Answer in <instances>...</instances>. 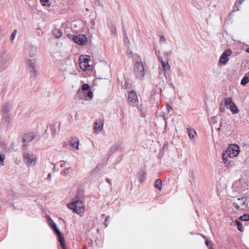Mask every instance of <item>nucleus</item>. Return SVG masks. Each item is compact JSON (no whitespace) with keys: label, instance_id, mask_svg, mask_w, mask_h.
Instances as JSON below:
<instances>
[{"label":"nucleus","instance_id":"1","mask_svg":"<svg viewBox=\"0 0 249 249\" xmlns=\"http://www.w3.org/2000/svg\"><path fill=\"white\" fill-rule=\"evenodd\" d=\"M68 208L72 210L73 212L79 214L82 216L81 214L83 213L85 211V205L81 200H75L74 202L69 203L68 205Z\"/></svg>","mask_w":249,"mask_h":249},{"label":"nucleus","instance_id":"2","mask_svg":"<svg viewBox=\"0 0 249 249\" xmlns=\"http://www.w3.org/2000/svg\"><path fill=\"white\" fill-rule=\"evenodd\" d=\"M36 160V156L32 153L25 152L23 154V160L27 166H34Z\"/></svg>","mask_w":249,"mask_h":249},{"label":"nucleus","instance_id":"3","mask_svg":"<svg viewBox=\"0 0 249 249\" xmlns=\"http://www.w3.org/2000/svg\"><path fill=\"white\" fill-rule=\"evenodd\" d=\"M48 223L50 227L53 229V231L58 237L59 241L60 242L61 246L63 249H65V245L64 243V238L61 236V232L59 229H57L55 223L53 220V219H47Z\"/></svg>","mask_w":249,"mask_h":249},{"label":"nucleus","instance_id":"4","mask_svg":"<svg viewBox=\"0 0 249 249\" xmlns=\"http://www.w3.org/2000/svg\"><path fill=\"white\" fill-rule=\"evenodd\" d=\"M134 72L136 77L142 79L145 74L144 69L142 63L141 62H137L135 64Z\"/></svg>","mask_w":249,"mask_h":249},{"label":"nucleus","instance_id":"5","mask_svg":"<svg viewBox=\"0 0 249 249\" xmlns=\"http://www.w3.org/2000/svg\"><path fill=\"white\" fill-rule=\"evenodd\" d=\"M68 36L75 43L80 45H85L87 42V37L84 35H72L68 34Z\"/></svg>","mask_w":249,"mask_h":249},{"label":"nucleus","instance_id":"6","mask_svg":"<svg viewBox=\"0 0 249 249\" xmlns=\"http://www.w3.org/2000/svg\"><path fill=\"white\" fill-rule=\"evenodd\" d=\"M239 147L236 144H231L227 148L226 151L225 152L227 155H230V158L236 157L239 153Z\"/></svg>","mask_w":249,"mask_h":249},{"label":"nucleus","instance_id":"7","mask_svg":"<svg viewBox=\"0 0 249 249\" xmlns=\"http://www.w3.org/2000/svg\"><path fill=\"white\" fill-rule=\"evenodd\" d=\"M27 67L28 70L32 73L31 78H36L37 75V71L36 69V61L35 59H28L27 61Z\"/></svg>","mask_w":249,"mask_h":249},{"label":"nucleus","instance_id":"8","mask_svg":"<svg viewBox=\"0 0 249 249\" xmlns=\"http://www.w3.org/2000/svg\"><path fill=\"white\" fill-rule=\"evenodd\" d=\"M128 102L129 105L132 107H136L138 105V96L135 91L131 90L128 92Z\"/></svg>","mask_w":249,"mask_h":249},{"label":"nucleus","instance_id":"9","mask_svg":"<svg viewBox=\"0 0 249 249\" xmlns=\"http://www.w3.org/2000/svg\"><path fill=\"white\" fill-rule=\"evenodd\" d=\"M11 116H2L0 127L8 130L11 127Z\"/></svg>","mask_w":249,"mask_h":249},{"label":"nucleus","instance_id":"10","mask_svg":"<svg viewBox=\"0 0 249 249\" xmlns=\"http://www.w3.org/2000/svg\"><path fill=\"white\" fill-rule=\"evenodd\" d=\"M231 54V49H228L224 52L221 54L219 59V62L221 64H226L229 61L228 56Z\"/></svg>","mask_w":249,"mask_h":249},{"label":"nucleus","instance_id":"11","mask_svg":"<svg viewBox=\"0 0 249 249\" xmlns=\"http://www.w3.org/2000/svg\"><path fill=\"white\" fill-rule=\"evenodd\" d=\"M12 109V107L9 103H5L1 107V116H10L9 113Z\"/></svg>","mask_w":249,"mask_h":249},{"label":"nucleus","instance_id":"12","mask_svg":"<svg viewBox=\"0 0 249 249\" xmlns=\"http://www.w3.org/2000/svg\"><path fill=\"white\" fill-rule=\"evenodd\" d=\"M246 201V197L238 198L237 200L233 203V205L236 209L241 208V207L245 206Z\"/></svg>","mask_w":249,"mask_h":249},{"label":"nucleus","instance_id":"13","mask_svg":"<svg viewBox=\"0 0 249 249\" xmlns=\"http://www.w3.org/2000/svg\"><path fill=\"white\" fill-rule=\"evenodd\" d=\"M122 144V142L120 141L113 144L110 149V155L114 153L116 151H122L123 150Z\"/></svg>","mask_w":249,"mask_h":249},{"label":"nucleus","instance_id":"14","mask_svg":"<svg viewBox=\"0 0 249 249\" xmlns=\"http://www.w3.org/2000/svg\"><path fill=\"white\" fill-rule=\"evenodd\" d=\"M241 221H249V219H236L235 221V226H237V228L238 230L239 231L241 232H243L244 231V228L243 227V224L241 223Z\"/></svg>","mask_w":249,"mask_h":249},{"label":"nucleus","instance_id":"15","mask_svg":"<svg viewBox=\"0 0 249 249\" xmlns=\"http://www.w3.org/2000/svg\"><path fill=\"white\" fill-rule=\"evenodd\" d=\"M35 137V135L33 132L25 134L22 138L23 142H31Z\"/></svg>","mask_w":249,"mask_h":249},{"label":"nucleus","instance_id":"16","mask_svg":"<svg viewBox=\"0 0 249 249\" xmlns=\"http://www.w3.org/2000/svg\"><path fill=\"white\" fill-rule=\"evenodd\" d=\"M103 128V123L101 121H96L94 124L93 129L97 133H99Z\"/></svg>","mask_w":249,"mask_h":249},{"label":"nucleus","instance_id":"17","mask_svg":"<svg viewBox=\"0 0 249 249\" xmlns=\"http://www.w3.org/2000/svg\"><path fill=\"white\" fill-rule=\"evenodd\" d=\"M90 87L88 84H84L82 86L81 89H79L77 90L78 94H85L86 92L90 90Z\"/></svg>","mask_w":249,"mask_h":249},{"label":"nucleus","instance_id":"18","mask_svg":"<svg viewBox=\"0 0 249 249\" xmlns=\"http://www.w3.org/2000/svg\"><path fill=\"white\" fill-rule=\"evenodd\" d=\"M37 49L36 47L31 46L29 48L28 55L30 57H34L36 54Z\"/></svg>","mask_w":249,"mask_h":249},{"label":"nucleus","instance_id":"19","mask_svg":"<svg viewBox=\"0 0 249 249\" xmlns=\"http://www.w3.org/2000/svg\"><path fill=\"white\" fill-rule=\"evenodd\" d=\"M70 145L76 149H79V141L77 139H72L70 142Z\"/></svg>","mask_w":249,"mask_h":249},{"label":"nucleus","instance_id":"20","mask_svg":"<svg viewBox=\"0 0 249 249\" xmlns=\"http://www.w3.org/2000/svg\"><path fill=\"white\" fill-rule=\"evenodd\" d=\"M187 131L190 139H195L196 136L197 135L195 129L190 127L187 128Z\"/></svg>","mask_w":249,"mask_h":249},{"label":"nucleus","instance_id":"21","mask_svg":"<svg viewBox=\"0 0 249 249\" xmlns=\"http://www.w3.org/2000/svg\"><path fill=\"white\" fill-rule=\"evenodd\" d=\"M228 154H227L226 152H224L222 154V159L223 160V162L227 166H229L231 163V161L229 160L230 158V155H227Z\"/></svg>","mask_w":249,"mask_h":249},{"label":"nucleus","instance_id":"22","mask_svg":"<svg viewBox=\"0 0 249 249\" xmlns=\"http://www.w3.org/2000/svg\"><path fill=\"white\" fill-rule=\"evenodd\" d=\"M249 82V72L246 73L241 81V84L245 86Z\"/></svg>","mask_w":249,"mask_h":249},{"label":"nucleus","instance_id":"23","mask_svg":"<svg viewBox=\"0 0 249 249\" xmlns=\"http://www.w3.org/2000/svg\"><path fill=\"white\" fill-rule=\"evenodd\" d=\"M139 179L141 183L144 182L146 179V172L145 171H142L140 173Z\"/></svg>","mask_w":249,"mask_h":249},{"label":"nucleus","instance_id":"24","mask_svg":"<svg viewBox=\"0 0 249 249\" xmlns=\"http://www.w3.org/2000/svg\"><path fill=\"white\" fill-rule=\"evenodd\" d=\"M162 181L160 179H157L155 183H154V187L158 189L159 190H161L162 188Z\"/></svg>","mask_w":249,"mask_h":249},{"label":"nucleus","instance_id":"25","mask_svg":"<svg viewBox=\"0 0 249 249\" xmlns=\"http://www.w3.org/2000/svg\"><path fill=\"white\" fill-rule=\"evenodd\" d=\"M229 108L230 109L232 114H236L239 112V110L237 108L235 104L233 103L230 106Z\"/></svg>","mask_w":249,"mask_h":249},{"label":"nucleus","instance_id":"26","mask_svg":"<svg viewBox=\"0 0 249 249\" xmlns=\"http://www.w3.org/2000/svg\"><path fill=\"white\" fill-rule=\"evenodd\" d=\"M53 35L56 38H59L62 36V33L60 29L55 28L53 31Z\"/></svg>","mask_w":249,"mask_h":249},{"label":"nucleus","instance_id":"27","mask_svg":"<svg viewBox=\"0 0 249 249\" xmlns=\"http://www.w3.org/2000/svg\"><path fill=\"white\" fill-rule=\"evenodd\" d=\"M124 45L126 47H128V46H130V42L129 40L128 39V37L127 36V34L125 32H124Z\"/></svg>","mask_w":249,"mask_h":249},{"label":"nucleus","instance_id":"28","mask_svg":"<svg viewBox=\"0 0 249 249\" xmlns=\"http://www.w3.org/2000/svg\"><path fill=\"white\" fill-rule=\"evenodd\" d=\"M231 103L233 102L231 101V98H229L225 101V106L227 108H229L230 105H231Z\"/></svg>","mask_w":249,"mask_h":249},{"label":"nucleus","instance_id":"29","mask_svg":"<svg viewBox=\"0 0 249 249\" xmlns=\"http://www.w3.org/2000/svg\"><path fill=\"white\" fill-rule=\"evenodd\" d=\"M83 94L86 98L89 97V99L93 97V92L90 90L86 91V93Z\"/></svg>","mask_w":249,"mask_h":249},{"label":"nucleus","instance_id":"30","mask_svg":"<svg viewBox=\"0 0 249 249\" xmlns=\"http://www.w3.org/2000/svg\"><path fill=\"white\" fill-rule=\"evenodd\" d=\"M79 60L80 61V63H82L84 64H88L89 61H90V58L87 56V57L83 58L82 60L81 58H80Z\"/></svg>","mask_w":249,"mask_h":249},{"label":"nucleus","instance_id":"31","mask_svg":"<svg viewBox=\"0 0 249 249\" xmlns=\"http://www.w3.org/2000/svg\"><path fill=\"white\" fill-rule=\"evenodd\" d=\"M163 67V70L164 71V72L165 73L167 72V71H169L170 70V66H169V65L168 64V62L167 61L166 62V64L165 65L163 66V67Z\"/></svg>","mask_w":249,"mask_h":249},{"label":"nucleus","instance_id":"32","mask_svg":"<svg viewBox=\"0 0 249 249\" xmlns=\"http://www.w3.org/2000/svg\"><path fill=\"white\" fill-rule=\"evenodd\" d=\"M17 33V30L16 29L14 30L12 33V35H11V37H10L11 41H12L14 40Z\"/></svg>","mask_w":249,"mask_h":249},{"label":"nucleus","instance_id":"33","mask_svg":"<svg viewBox=\"0 0 249 249\" xmlns=\"http://www.w3.org/2000/svg\"><path fill=\"white\" fill-rule=\"evenodd\" d=\"M69 170H70V168H67L65 169V170H64L63 171H62L61 172V175L64 176H67L70 173Z\"/></svg>","mask_w":249,"mask_h":249},{"label":"nucleus","instance_id":"34","mask_svg":"<svg viewBox=\"0 0 249 249\" xmlns=\"http://www.w3.org/2000/svg\"><path fill=\"white\" fill-rule=\"evenodd\" d=\"M239 5H238V1L237 0H236L235 2V4H234V5L233 7V10L232 11L233 12H235V11H239Z\"/></svg>","mask_w":249,"mask_h":249},{"label":"nucleus","instance_id":"35","mask_svg":"<svg viewBox=\"0 0 249 249\" xmlns=\"http://www.w3.org/2000/svg\"><path fill=\"white\" fill-rule=\"evenodd\" d=\"M126 48H127L126 53L128 55V56L129 58H131L132 55V52L131 50L130 49V46H128V47H126Z\"/></svg>","mask_w":249,"mask_h":249},{"label":"nucleus","instance_id":"36","mask_svg":"<svg viewBox=\"0 0 249 249\" xmlns=\"http://www.w3.org/2000/svg\"><path fill=\"white\" fill-rule=\"evenodd\" d=\"M111 32L112 36H113L115 37H116L117 36V34L116 31V27H113L112 26Z\"/></svg>","mask_w":249,"mask_h":249},{"label":"nucleus","instance_id":"37","mask_svg":"<svg viewBox=\"0 0 249 249\" xmlns=\"http://www.w3.org/2000/svg\"><path fill=\"white\" fill-rule=\"evenodd\" d=\"M79 65H80V68L81 69H82L84 71H86V68H87L86 67H87L88 64H86V63L84 64V63L80 62Z\"/></svg>","mask_w":249,"mask_h":249},{"label":"nucleus","instance_id":"38","mask_svg":"<svg viewBox=\"0 0 249 249\" xmlns=\"http://www.w3.org/2000/svg\"><path fill=\"white\" fill-rule=\"evenodd\" d=\"M40 1L44 6L47 5L48 7H49L51 5V3L46 4V2H49V0H40Z\"/></svg>","mask_w":249,"mask_h":249},{"label":"nucleus","instance_id":"39","mask_svg":"<svg viewBox=\"0 0 249 249\" xmlns=\"http://www.w3.org/2000/svg\"><path fill=\"white\" fill-rule=\"evenodd\" d=\"M205 243L206 245L208 247H209L210 246V245H213V243H212L211 240L209 239L208 238L206 239V240H205Z\"/></svg>","mask_w":249,"mask_h":249},{"label":"nucleus","instance_id":"40","mask_svg":"<svg viewBox=\"0 0 249 249\" xmlns=\"http://www.w3.org/2000/svg\"><path fill=\"white\" fill-rule=\"evenodd\" d=\"M5 155L3 154H0V164H3V160L5 159Z\"/></svg>","mask_w":249,"mask_h":249},{"label":"nucleus","instance_id":"41","mask_svg":"<svg viewBox=\"0 0 249 249\" xmlns=\"http://www.w3.org/2000/svg\"><path fill=\"white\" fill-rule=\"evenodd\" d=\"M94 5L96 6H101V2L100 0H95Z\"/></svg>","mask_w":249,"mask_h":249},{"label":"nucleus","instance_id":"42","mask_svg":"<svg viewBox=\"0 0 249 249\" xmlns=\"http://www.w3.org/2000/svg\"><path fill=\"white\" fill-rule=\"evenodd\" d=\"M51 130L52 132V135H54L56 133V129L54 126L51 125L50 126Z\"/></svg>","mask_w":249,"mask_h":249},{"label":"nucleus","instance_id":"43","mask_svg":"<svg viewBox=\"0 0 249 249\" xmlns=\"http://www.w3.org/2000/svg\"><path fill=\"white\" fill-rule=\"evenodd\" d=\"M160 42H163L164 43H166V39L165 37L163 36H160Z\"/></svg>","mask_w":249,"mask_h":249},{"label":"nucleus","instance_id":"44","mask_svg":"<svg viewBox=\"0 0 249 249\" xmlns=\"http://www.w3.org/2000/svg\"><path fill=\"white\" fill-rule=\"evenodd\" d=\"M87 67L86 68V71H92V69H93V66L91 65H89V63L88 64Z\"/></svg>","mask_w":249,"mask_h":249},{"label":"nucleus","instance_id":"45","mask_svg":"<svg viewBox=\"0 0 249 249\" xmlns=\"http://www.w3.org/2000/svg\"><path fill=\"white\" fill-rule=\"evenodd\" d=\"M219 111L220 112H223L224 110H225V108L223 105V104L221 103L220 105V107H219Z\"/></svg>","mask_w":249,"mask_h":249},{"label":"nucleus","instance_id":"46","mask_svg":"<svg viewBox=\"0 0 249 249\" xmlns=\"http://www.w3.org/2000/svg\"><path fill=\"white\" fill-rule=\"evenodd\" d=\"M159 60L160 62L161 63L162 66L163 67V66L165 65L166 64V63L163 61L162 59L160 56L159 57Z\"/></svg>","mask_w":249,"mask_h":249},{"label":"nucleus","instance_id":"47","mask_svg":"<svg viewBox=\"0 0 249 249\" xmlns=\"http://www.w3.org/2000/svg\"><path fill=\"white\" fill-rule=\"evenodd\" d=\"M249 218V215L248 214H244L243 215L240 216L238 218Z\"/></svg>","mask_w":249,"mask_h":249},{"label":"nucleus","instance_id":"48","mask_svg":"<svg viewBox=\"0 0 249 249\" xmlns=\"http://www.w3.org/2000/svg\"><path fill=\"white\" fill-rule=\"evenodd\" d=\"M51 177H52L51 174L49 173L47 176V179L49 180V181H51Z\"/></svg>","mask_w":249,"mask_h":249},{"label":"nucleus","instance_id":"49","mask_svg":"<svg viewBox=\"0 0 249 249\" xmlns=\"http://www.w3.org/2000/svg\"><path fill=\"white\" fill-rule=\"evenodd\" d=\"M167 109L168 110V112L170 111V110H172V107L169 105H167Z\"/></svg>","mask_w":249,"mask_h":249},{"label":"nucleus","instance_id":"50","mask_svg":"<svg viewBox=\"0 0 249 249\" xmlns=\"http://www.w3.org/2000/svg\"><path fill=\"white\" fill-rule=\"evenodd\" d=\"M245 1V0H239L238 1V5H241L243 3V2Z\"/></svg>","mask_w":249,"mask_h":249},{"label":"nucleus","instance_id":"51","mask_svg":"<svg viewBox=\"0 0 249 249\" xmlns=\"http://www.w3.org/2000/svg\"><path fill=\"white\" fill-rule=\"evenodd\" d=\"M190 174H191V177H192V178H194V175H195V174H194V173L193 171H190Z\"/></svg>","mask_w":249,"mask_h":249},{"label":"nucleus","instance_id":"52","mask_svg":"<svg viewBox=\"0 0 249 249\" xmlns=\"http://www.w3.org/2000/svg\"><path fill=\"white\" fill-rule=\"evenodd\" d=\"M169 86L171 87L173 90L175 89V87L173 83L169 84Z\"/></svg>","mask_w":249,"mask_h":249},{"label":"nucleus","instance_id":"53","mask_svg":"<svg viewBox=\"0 0 249 249\" xmlns=\"http://www.w3.org/2000/svg\"><path fill=\"white\" fill-rule=\"evenodd\" d=\"M108 219L106 218L105 219V222L104 223V224L105 225V227H107V224L106 223Z\"/></svg>","mask_w":249,"mask_h":249},{"label":"nucleus","instance_id":"54","mask_svg":"<svg viewBox=\"0 0 249 249\" xmlns=\"http://www.w3.org/2000/svg\"><path fill=\"white\" fill-rule=\"evenodd\" d=\"M98 171V167L97 166L94 169V171L95 172H97Z\"/></svg>","mask_w":249,"mask_h":249},{"label":"nucleus","instance_id":"55","mask_svg":"<svg viewBox=\"0 0 249 249\" xmlns=\"http://www.w3.org/2000/svg\"><path fill=\"white\" fill-rule=\"evenodd\" d=\"M128 84L127 82H125L124 84L125 89H126L128 87Z\"/></svg>","mask_w":249,"mask_h":249},{"label":"nucleus","instance_id":"56","mask_svg":"<svg viewBox=\"0 0 249 249\" xmlns=\"http://www.w3.org/2000/svg\"><path fill=\"white\" fill-rule=\"evenodd\" d=\"M201 235H202V237H203L204 239H205V240H206V239H208V238L206 237V236L204 235H203V234H201Z\"/></svg>","mask_w":249,"mask_h":249},{"label":"nucleus","instance_id":"57","mask_svg":"<svg viewBox=\"0 0 249 249\" xmlns=\"http://www.w3.org/2000/svg\"><path fill=\"white\" fill-rule=\"evenodd\" d=\"M208 248H209V249H214L213 247V245H210V246Z\"/></svg>","mask_w":249,"mask_h":249},{"label":"nucleus","instance_id":"58","mask_svg":"<svg viewBox=\"0 0 249 249\" xmlns=\"http://www.w3.org/2000/svg\"><path fill=\"white\" fill-rule=\"evenodd\" d=\"M106 181L107 182L109 183V178H107L106 179Z\"/></svg>","mask_w":249,"mask_h":249},{"label":"nucleus","instance_id":"59","mask_svg":"<svg viewBox=\"0 0 249 249\" xmlns=\"http://www.w3.org/2000/svg\"><path fill=\"white\" fill-rule=\"evenodd\" d=\"M141 116H142V117H145V115H144V114L143 113H141Z\"/></svg>","mask_w":249,"mask_h":249},{"label":"nucleus","instance_id":"60","mask_svg":"<svg viewBox=\"0 0 249 249\" xmlns=\"http://www.w3.org/2000/svg\"><path fill=\"white\" fill-rule=\"evenodd\" d=\"M246 52H247V53H249V48H247V49H246Z\"/></svg>","mask_w":249,"mask_h":249},{"label":"nucleus","instance_id":"61","mask_svg":"<svg viewBox=\"0 0 249 249\" xmlns=\"http://www.w3.org/2000/svg\"><path fill=\"white\" fill-rule=\"evenodd\" d=\"M46 218H51V217L49 216V215H47Z\"/></svg>","mask_w":249,"mask_h":249},{"label":"nucleus","instance_id":"62","mask_svg":"<svg viewBox=\"0 0 249 249\" xmlns=\"http://www.w3.org/2000/svg\"><path fill=\"white\" fill-rule=\"evenodd\" d=\"M23 146H24V147L27 146V145H26L25 144H24L23 145Z\"/></svg>","mask_w":249,"mask_h":249},{"label":"nucleus","instance_id":"63","mask_svg":"<svg viewBox=\"0 0 249 249\" xmlns=\"http://www.w3.org/2000/svg\"><path fill=\"white\" fill-rule=\"evenodd\" d=\"M105 218H109V216H107Z\"/></svg>","mask_w":249,"mask_h":249},{"label":"nucleus","instance_id":"64","mask_svg":"<svg viewBox=\"0 0 249 249\" xmlns=\"http://www.w3.org/2000/svg\"><path fill=\"white\" fill-rule=\"evenodd\" d=\"M86 11H89V9H88V8H86Z\"/></svg>","mask_w":249,"mask_h":249}]
</instances>
